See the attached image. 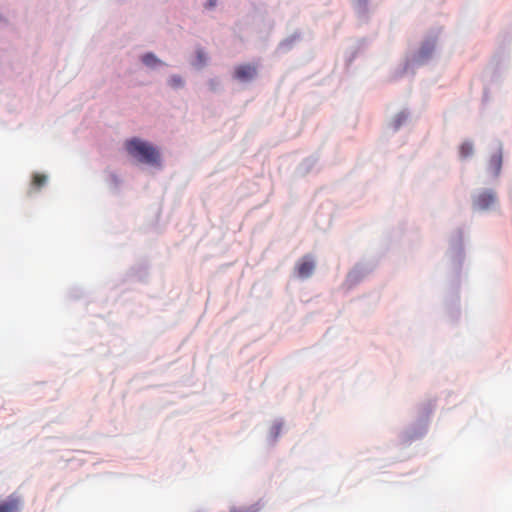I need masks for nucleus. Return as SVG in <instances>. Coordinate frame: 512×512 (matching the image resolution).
Wrapping results in <instances>:
<instances>
[{"instance_id":"obj_1","label":"nucleus","mask_w":512,"mask_h":512,"mask_svg":"<svg viewBox=\"0 0 512 512\" xmlns=\"http://www.w3.org/2000/svg\"><path fill=\"white\" fill-rule=\"evenodd\" d=\"M124 145L128 154L139 162L149 165L160 164L159 151L152 144L139 138H132L127 140Z\"/></svg>"},{"instance_id":"obj_2","label":"nucleus","mask_w":512,"mask_h":512,"mask_svg":"<svg viewBox=\"0 0 512 512\" xmlns=\"http://www.w3.org/2000/svg\"><path fill=\"white\" fill-rule=\"evenodd\" d=\"M495 203L496 194L491 190L483 191L473 199V206L479 211L489 210Z\"/></svg>"},{"instance_id":"obj_3","label":"nucleus","mask_w":512,"mask_h":512,"mask_svg":"<svg viewBox=\"0 0 512 512\" xmlns=\"http://www.w3.org/2000/svg\"><path fill=\"white\" fill-rule=\"evenodd\" d=\"M257 75V66L252 64H242L235 67L234 78L241 82H248Z\"/></svg>"},{"instance_id":"obj_4","label":"nucleus","mask_w":512,"mask_h":512,"mask_svg":"<svg viewBox=\"0 0 512 512\" xmlns=\"http://www.w3.org/2000/svg\"><path fill=\"white\" fill-rule=\"evenodd\" d=\"M315 269L314 260L310 256L302 257L296 264L295 270L297 276L302 279L310 277Z\"/></svg>"},{"instance_id":"obj_5","label":"nucleus","mask_w":512,"mask_h":512,"mask_svg":"<svg viewBox=\"0 0 512 512\" xmlns=\"http://www.w3.org/2000/svg\"><path fill=\"white\" fill-rule=\"evenodd\" d=\"M22 507V499L17 494H11L0 501V512H19Z\"/></svg>"},{"instance_id":"obj_6","label":"nucleus","mask_w":512,"mask_h":512,"mask_svg":"<svg viewBox=\"0 0 512 512\" xmlns=\"http://www.w3.org/2000/svg\"><path fill=\"white\" fill-rule=\"evenodd\" d=\"M502 167V154L501 152L494 153L489 160V169L494 175H498Z\"/></svg>"},{"instance_id":"obj_7","label":"nucleus","mask_w":512,"mask_h":512,"mask_svg":"<svg viewBox=\"0 0 512 512\" xmlns=\"http://www.w3.org/2000/svg\"><path fill=\"white\" fill-rule=\"evenodd\" d=\"M460 157L465 159L473 154V143L470 141H464L459 147Z\"/></svg>"},{"instance_id":"obj_8","label":"nucleus","mask_w":512,"mask_h":512,"mask_svg":"<svg viewBox=\"0 0 512 512\" xmlns=\"http://www.w3.org/2000/svg\"><path fill=\"white\" fill-rule=\"evenodd\" d=\"M142 62L149 67H153L161 63V61L153 53L144 54L142 56Z\"/></svg>"},{"instance_id":"obj_9","label":"nucleus","mask_w":512,"mask_h":512,"mask_svg":"<svg viewBox=\"0 0 512 512\" xmlns=\"http://www.w3.org/2000/svg\"><path fill=\"white\" fill-rule=\"evenodd\" d=\"M46 181H47L46 175L36 173L33 175L32 186L38 190L45 185Z\"/></svg>"},{"instance_id":"obj_10","label":"nucleus","mask_w":512,"mask_h":512,"mask_svg":"<svg viewBox=\"0 0 512 512\" xmlns=\"http://www.w3.org/2000/svg\"><path fill=\"white\" fill-rule=\"evenodd\" d=\"M169 83L174 88H179V87H182L184 85L183 79L180 76H178V75H173L170 78Z\"/></svg>"},{"instance_id":"obj_11","label":"nucleus","mask_w":512,"mask_h":512,"mask_svg":"<svg viewBox=\"0 0 512 512\" xmlns=\"http://www.w3.org/2000/svg\"><path fill=\"white\" fill-rule=\"evenodd\" d=\"M197 57H198V59H199V62H200V63H202V64H203V63L205 62V60H206V58H205V54H204V52H203L202 50H198V51H197Z\"/></svg>"},{"instance_id":"obj_12","label":"nucleus","mask_w":512,"mask_h":512,"mask_svg":"<svg viewBox=\"0 0 512 512\" xmlns=\"http://www.w3.org/2000/svg\"><path fill=\"white\" fill-rule=\"evenodd\" d=\"M214 5H215V0H210V1H209V6H210V7H212V6H214Z\"/></svg>"}]
</instances>
